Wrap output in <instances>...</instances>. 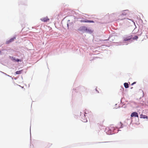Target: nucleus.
I'll use <instances>...</instances> for the list:
<instances>
[{
    "label": "nucleus",
    "instance_id": "obj_1",
    "mask_svg": "<svg viewBox=\"0 0 148 148\" xmlns=\"http://www.w3.org/2000/svg\"><path fill=\"white\" fill-rule=\"evenodd\" d=\"M132 35H130V36H127L126 37H124V40L125 41H128L132 39Z\"/></svg>",
    "mask_w": 148,
    "mask_h": 148
},
{
    "label": "nucleus",
    "instance_id": "obj_14",
    "mask_svg": "<svg viewBox=\"0 0 148 148\" xmlns=\"http://www.w3.org/2000/svg\"><path fill=\"white\" fill-rule=\"evenodd\" d=\"M15 38V37H14L13 38H11L10 40V41L11 42L13 41L14 40V39Z\"/></svg>",
    "mask_w": 148,
    "mask_h": 148
},
{
    "label": "nucleus",
    "instance_id": "obj_16",
    "mask_svg": "<svg viewBox=\"0 0 148 148\" xmlns=\"http://www.w3.org/2000/svg\"><path fill=\"white\" fill-rule=\"evenodd\" d=\"M138 38V37L137 36H135L133 38V39H136Z\"/></svg>",
    "mask_w": 148,
    "mask_h": 148
},
{
    "label": "nucleus",
    "instance_id": "obj_5",
    "mask_svg": "<svg viewBox=\"0 0 148 148\" xmlns=\"http://www.w3.org/2000/svg\"><path fill=\"white\" fill-rule=\"evenodd\" d=\"M86 113H85L84 116L82 118L81 120L83 122H86L87 121V120L86 118L85 117L86 115L85 114Z\"/></svg>",
    "mask_w": 148,
    "mask_h": 148
},
{
    "label": "nucleus",
    "instance_id": "obj_3",
    "mask_svg": "<svg viewBox=\"0 0 148 148\" xmlns=\"http://www.w3.org/2000/svg\"><path fill=\"white\" fill-rule=\"evenodd\" d=\"M41 20L44 22H47L49 21V19L47 17H46L41 18Z\"/></svg>",
    "mask_w": 148,
    "mask_h": 148
},
{
    "label": "nucleus",
    "instance_id": "obj_12",
    "mask_svg": "<svg viewBox=\"0 0 148 148\" xmlns=\"http://www.w3.org/2000/svg\"><path fill=\"white\" fill-rule=\"evenodd\" d=\"M22 70L17 71L16 72V73L17 74H20L22 73Z\"/></svg>",
    "mask_w": 148,
    "mask_h": 148
},
{
    "label": "nucleus",
    "instance_id": "obj_13",
    "mask_svg": "<svg viewBox=\"0 0 148 148\" xmlns=\"http://www.w3.org/2000/svg\"><path fill=\"white\" fill-rule=\"evenodd\" d=\"M122 124L121 123V122H120L118 124L119 127H122Z\"/></svg>",
    "mask_w": 148,
    "mask_h": 148
},
{
    "label": "nucleus",
    "instance_id": "obj_9",
    "mask_svg": "<svg viewBox=\"0 0 148 148\" xmlns=\"http://www.w3.org/2000/svg\"><path fill=\"white\" fill-rule=\"evenodd\" d=\"M140 118H143V119L146 118V119H148V117L146 115L141 114L140 115Z\"/></svg>",
    "mask_w": 148,
    "mask_h": 148
},
{
    "label": "nucleus",
    "instance_id": "obj_4",
    "mask_svg": "<svg viewBox=\"0 0 148 148\" xmlns=\"http://www.w3.org/2000/svg\"><path fill=\"white\" fill-rule=\"evenodd\" d=\"M131 117H138V113L136 112H133L132 113L131 115Z\"/></svg>",
    "mask_w": 148,
    "mask_h": 148
},
{
    "label": "nucleus",
    "instance_id": "obj_11",
    "mask_svg": "<svg viewBox=\"0 0 148 148\" xmlns=\"http://www.w3.org/2000/svg\"><path fill=\"white\" fill-rule=\"evenodd\" d=\"M104 121V119H102V120H100L99 121V123L98 124H100L101 125H102L103 124V123Z\"/></svg>",
    "mask_w": 148,
    "mask_h": 148
},
{
    "label": "nucleus",
    "instance_id": "obj_20",
    "mask_svg": "<svg viewBox=\"0 0 148 148\" xmlns=\"http://www.w3.org/2000/svg\"><path fill=\"white\" fill-rule=\"evenodd\" d=\"M99 143H102L101 142H98Z\"/></svg>",
    "mask_w": 148,
    "mask_h": 148
},
{
    "label": "nucleus",
    "instance_id": "obj_6",
    "mask_svg": "<svg viewBox=\"0 0 148 148\" xmlns=\"http://www.w3.org/2000/svg\"><path fill=\"white\" fill-rule=\"evenodd\" d=\"M128 12L129 11L128 10H126L123 11L121 15L120 16H121L122 15H126L127 14Z\"/></svg>",
    "mask_w": 148,
    "mask_h": 148
},
{
    "label": "nucleus",
    "instance_id": "obj_10",
    "mask_svg": "<svg viewBox=\"0 0 148 148\" xmlns=\"http://www.w3.org/2000/svg\"><path fill=\"white\" fill-rule=\"evenodd\" d=\"M124 86L125 88H127L129 87V85L128 83H124Z\"/></svg>",
    "mask_w": 148,
    "mask_h": 148
},
{
    "label": "nucleus",
    "instance_id": "obj_18",
    "mask_svg": "<svg viewBox=\"0 0 148 148\" xmlns=\"http://www.w3.org/2000/svg\"><path fill=\"white\" fill-rule=\"evenodd\" d=\"M135 83H136V82H134L132 84V85H133Z\"/></svg>",
    "mask_w": 148,
    "mask_h": 148
},
{
    "label": "nucleus",
    "instance_id": "obj_8",
    "mask_svg": "<svg viewBox=\"0 0 148 148\" xmlns=\"http://www.w3.org/2000/svg\"><path fill=\"white\" fill-rule=\"evenodd\" d=\"M86 32L87 33L90 34L93 32V30L87 28V30H86Z\"/></svg>",
    "mask_w": 148,
    "mask_h": 148
},
{
    "label": "nucleus",
    "instance_id": "obj_19",
    "mask_svg": "<svg viewBox=\"0 0 148 148\" xmlns=\"http://www.w3.org/2000/svg\"><path fill=\"white\" fill-rule=\"evenodd\" d=\"M1 53V51H0V54Z\"/></svg>",
    "mask_w": 148,
    "mask_h": 148
},
{
    "label": "nucleus",
    "instance_id": "obj_2",
    "mask_svg": "<svg viewBox=\"0 0 148 148\" xmlns=\"http://www.w3.org/2000/svg\"><path fill=\"white\" fill-rule=\"evenodd\" d=\"M80 22L83 23H94V21H92L88 20L87 19L81 20Z\"/></svg>",
    "mask_w": 148,
    "mask_h": 148
},
{
    "label": "nucleus",
    "instance_id": "obj_17",
    "mask_svg": "<svg viewBox=\"0 0 148 148\" xmlns=\"http://www.w3.org/2000/svg\"><path fill=\"white\" fill-rule=\"evenodd\" d=\"M14 60H15L16 61V62H19V61H20V60L19 59H17V60H15L14 59Z\"/></svg>",
    "mask_w": 148,
    "mask_h": 148
},
{
    "label": "nucleus",
    "instance_id": "obj_7",
    "mask_svg": "<svg viewBox=\"0 0 148 148\" xmlns=\"http://www.w3.org/2000/svg\"><path fill=\"white\" fill-rule=\"evenodd\" d=\"M80 30L82 31H84L86 32V30H87V27L85 26H83L80 28Z\"/></svg>",
    "mask_w": 148,
    "mask_h": 148
},
{
    "label": "nucleus",
    "instance_id": "obj_15",
    "mask_svg": "<svg viewBox=\"0 0 148 148\" xmlns=\"http://www.w3.org/2000/svg\"><path fill=\"white\" fill-rule=\"evenodd\" d=\"M11 42L10 41V40H8L6 42V43L7 44H9Z\"/></svg>",
    "mask_w": 148,
    "mask_h": 148
}]
</instances>
